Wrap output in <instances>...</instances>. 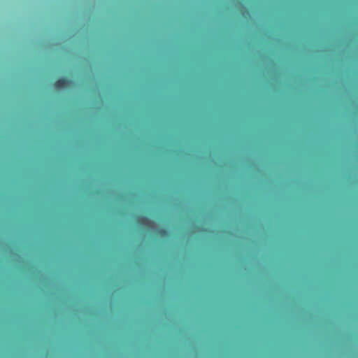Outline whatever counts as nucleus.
Segmentation results:
<instances>
[{
	"mask_svg": "<svg viewBox=\"0 0 358 358\" xmlns=\"http://www.w3.org/2000/svg\"><path fill=\"white\" fill-rule=\"evenodd\" d=\"M138 222L140 224L145 226V227H148L149 229H152L153 231H158V233L159 234H161L162 236L166 235V230H164V229H160V230L158 229L157 225L154 222L150 220L147 217H139L138 219Z\"/></svg>",
	"mask_w": 358,
	"mask_h": 358,
	"instance_id": "obj_1",
	"label": "nucleus"
},
{
	"mask_svg": "<svg viewBox=\"0 0 358 358\" xmlns=\"http://www.w3.org/2000/svg\"><path fill=\"white\" fill-rule=\"evenodd\" d=\"M69 83H70V82L68 80H66L64 78H61L56 82L55 88L57 90H62L65 86L68 85Z\"/></svg>",
	"mask_w": 358,
	"mask_h": 358,
	"instance_id": "obj_2",
	"label": "nucleus"
}]
</instances>
